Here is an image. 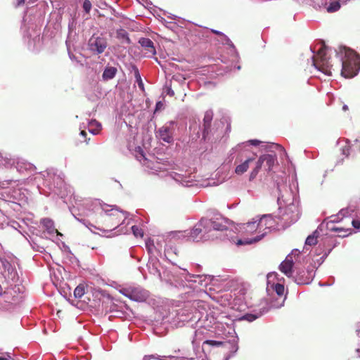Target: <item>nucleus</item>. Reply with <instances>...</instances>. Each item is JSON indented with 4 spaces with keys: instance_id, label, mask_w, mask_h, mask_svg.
Listing matches in <instances>:
<instances>
[{
    "instance_id": "43",
    "label": "nucleus",
    "mask_w": 360,
    "mask_h": 360,
    "mask_svg": "<svg viewBox=\"0 0 360 360\" xmlns=\"http://www.w3.org/2000/svg\"><path fill=\"white\" fill-rule=\"evenodd\" d=\"M168 94H169L170 96H174V91L172 90L169 89L168 90Z\"/></svg>"
},
{
    "instance_id": "17",
    "label": "nucleus",
    "mask_w": 360,
    "mask_h": 360,
    "mask_svg": "<svg viewBox=\"0 0 360 360\" xmlns=\"http://www.w3.org/2000/svg\"><path fill=\"white\" fill-rule=\"evenodd\" d=\"M117 72V70L115 67L107 66L102 75L103 80L108 81L115 77Z\"/></svg>"
},
{
    "instance_id": "16",
    "label": "nucleus",
    "mask_w": 360,
    "mask_h": 360,
    "mask_svg": "<svg viewBox=\"0 0 360 360\" xmlns=\"http://www.w3.org/2000/svg\"><path fill=\"white\" fill-rule=\"evenodd\" d=\"M262 156V160H263L264 162L266 163V166L267 167V170H269V171L271 170L277 160L276 155L265 154Z\"/></svg>"
},
{
    "instance_id": "44",
    "label": "nucleus",
    "mask_w": 360,
    "mask_h": 360,
    "mask_svg": "<svg viewBox=\"0 0 360 360\" xmlns=\"http://www.w3.org/2000/svg\"><path fill=\"white\" fill-rule=\"evenodd\" d=\"M212 32H213L214 33H215L216 34H217V35H222V33H221V32H219V31L212 30Z\"/></svg>"
},
{
    "instance_id": "1",
    "label": "nucleus",
    "mask_w": 360,
    "mask_h": 360,
    "mask_svg": "<svg viewBox=\"0 0 360 360\" xmlns=\"http://www.w3.org/2000/svg\"><path fill=\"white\" fill-rule=\"evenodd\" d=\"M360 70V57L355 53L347 54L342 62L341 75L345 78H352L357 75Z\"/></svg>"
},
{
    "instance_id": "4",
    "label": "nucleus",
    "mask_w": 360,
    "mask_h": 360,
    "mask_svg": "<svg viewBox=\"0 0 360 360\" xmlns=\"http://www.w3.org/2000/svg\"><path fill=\"white\" fill-rule=\"evenodd\" d=\"M174 122L170 121L161 127L156 132V136L160 141L167 143L174 142Z\"/></svg>"
},
{
    "instance_id": "8",
    "label": "nucleus",
    "mask_w": 360,
    "mask_h": 360,
    "mask_svg": "<svg viewBox=\"0 0 360 360\" xmlns=\"http://www.w3.org/2000/svg\"><path fill=\"white\" fill-rule=\"evenodd\" d=\"M297 210L294 205H290L284 209L281 215L284 226H289L297 220Z\"/></svg>"
},
{
    "instance_id": "33",
    "label": "nucleus",
    "mask_w": 360,
    "mask_h": 360,
    "mask_svg": "<svg viewBox=\"0 0 360 360\" xmlns=\"http://www.w3.org/2000/svg\"><path fill=\"white\" fill-rule=\"evenodd\" d=\"M11 356L8 353H6L0 356V360H10Z\"/></svg>"
},
{
    "instance_id": "25",
    "label": "nucleus",
    "mask_w": 360,
    "mask_h": 360,
    "mask_svg": "<svg viewBox=\"0 0 360 360\" xmlns=\"http://www.w3.org/2000/svg\"><path fill=\"white\" fill-rule=\"evenodd\" d=\"M274 290L279 296H283L285 292V287L283 284L276 283L274 285Z\"/></svg>"
},
{
    "instance_id": "30",
    "label": "nucleus",
    "mask_w": 360,
    "mask_h": 360,
    "mask_svg": "<svg viewBox=\"0 0 360 360\" xmlns=\"http://www.w3.org/2000/svg\"><path fill=\"white\" fill-rule=\"evenodd\" d=\"M205 344L211 345V346H220L222 345V342L216 341V340H205Z\"/></svg>"
},
{
    "instance_id": "35",
    "label": "nucleus",
    "mask_w": 360,
    "mask_h": 360,
    "mask_svg": "<svg viewBox=\"0 0 360 360\" xmlns=\"http://www.w3.org/2000/svg\"><path fill=\"white\" fill-rule=\"evenodd\" d=\"M249 143L251 144V145H253V146H258L259 143H260V141H258V140H256V139H253V140H250L249 141Z\"/></svg>"
},
{
    "instance_id": "22",
    "label": "nucleus",
    "mask_w": 360,
    "mask_h": 360,
    "mask_svg": "<svg viewBox=\"0 0 360 360\" xmlns=\"http://www.w3.org/2000/svg\"><path fill=\"white\" fill-rule=\"evenodd\" d=\"M263 237H264V234H262L259 236H257L256 237L251 238L250 240H248V239H245L244 240H239L238 241L237 244H238V245L251 244L252 243H256V242L259 241Z\"/></svg>"
},
{
    "instance_id": "37",
    "label": "nucleus",
    "mask_w": 360,
    "mask_h": 360,
    "mask_svg": "<svg viewBox=\"0 0 360 360\" xmlns=\"http://www.w3.org/2000/svg\"><path fill=\"white\" fill-rule=\"evenodd\" d=\"M163 106V104L161 101H159L156 103V110H160Z\"/></svg>"
},
{
    "instance_id": "19",
    "label": "nucleus",
    "mask_w": 360,
    "mask_h": 360,
    "mask_svg": "<svg viewBox=\"0 0 360 360\" xmlns=\"http://www.w3.org/2000/svg\"><path fill=\"white\" fill-rule=\"evenodd\" d=\"M263 164L264 161L262 160V156L261 155L256 162L255 167L252 169L250 174V180H252L257 176Z\"/></svg>"
},
{
    "instance_id": "31",
    "label": "nucleus",
    "mask_w": 360,
    "mask_h": 360,
    "mask_svg": "<svg viewBox=\"0 0 360 360\" xmlns=\"http://www.w3.org/2000/svg\"><path fill=\"white\" fill-rule=\"evenodd\" d=\"M136 153L137 158H145L143 150L140 147H139L137 149H136Z\"/></svg>"
},
{
    "instance_id": "15",
    "label": "nucleus",
    "mask_w": 360,
    "mask_h": 360,
    "mask_svg": "<svg viewBox=\"0 0 360 360\" xmlns=\"http://www.w3.org/2000/svg\"><path fill=\"white\" fill-rule=\"evenodd\" d=\"M254 156H255V155ZM255 159V157L248 158L243 163L240 164L236 167L235 172L237 174H243V173L247 172L248 169L249 168L250 162L254 161Z\"/></svg>"
},
{
    "instance_id": "24",
    "label": "nucleus",
    "mask_w": 360,
    "mask_h": 360,
    "mask_svg": "<svg viewBox=\"0 0 360 360\" xmlns=\"http://www.w3.org/2000/svg\"><path fill=\"white\" fill-rule=\"evenodd\" d=\"M85 293V288L80 284L74 290V295L76 298H81Z\"/></svg>"
},
{
    "instance_id": "3",
    "label": "nucleus",
    "mask_w": 360,
    "mask_h": 360,
    "mask_svg": "<svg viewBox=\"0 0 360 360\" xmlns=\"http://www.w3.org/2000/svg\"><path fill=\"white\" fill-rule=\"evenodd\" d=\"M205 223L209 233L212 229L221 232L227 231L229 229L230 225L232 224L230 220L221 216L214 219H205Z\"/></svg>"
},
{
    "instance_id": "14",
    "label": "nucleus",
    "mask_w": 360,
    "mask_h": 360,
    "mask_svg": "<svg viewBox=\"0 0 360 360\" xmlns=\"http://www.w3.org/2000/svg\"><path fill=\"white\" fill-rule=\"evenodd\" d=\"M213 118V113L212 111H207L205 114L203 119V133L202 136L204 139L206 138L207 135L209 133V129L211 127V122Z\"/></svg>"
},
{
    "instance_id": "41",
    "label": "nucleus",
    "mask_w": 360,
    "mask_h": 360,
    "mask_svg": "<svg viewBox=\"0 0 360 360\" xmlns=\"http://www.w3.org/2000/svg\"><path fill=\"white\" fill-rule=\"evenodd\" d=\"M80 135H81V136H84V137H86V135H87V134H86V132L85 131L82 130V131H81V132H80Z\"/></svg>"
},
{
    "instance_id": "10",
    "label": "nucleus",
    "mask_w": 360,
    "mask_h": 360,
    "mask_svg": "<svg viewBox=\"0 0 360 360\" xmlns=\"http://www.w3.org/2000/svg\"><path fill=\"white\" fill-rule=\"evenodd\" d=\"M293 264L292 257L288 255L285 259L280 264L279 269L286 276L291 278L293 276L295 272V270H293Z\"/></svg>"
},
{
    "instance_id": "36",
    "label": "nucleus",
    "mask_w": 360,
    "mask_h": 360,
    "mask_svg": "<svg viewBox=\"0 0 360 360\" xmlns=\"http://www.w3.org/2000/svg\"><path fill=\"white\" fill-rule=\"evenodd\" d=\"M81 222H82L84 225H86L87 227L91 225L87 220L84 219H79Z\"/></svg>"
},
{
    "instance_id": "27",
    "label": "nucleus",
    "mask_w": 360,
    "mask_h": 360,
    "mask_svg": "<svg viewBox=\"0 0 360 360\" xmlns=\"http://www.w3.org/2000/svg\"><path fill=\"white\" fill-rule=\"evenodd\" d=\"M257 318V316H256L255 314H246L242 316L241 319L248 321L249 322H252V321H255Z\"/></svg>"
},
{
    "instance_id": "42",
    "label": "nucleus",
    "mask_w": 360,
    "mask_h": 360,
    "mask_svg": "<svg viewBox=\"0 0 360 360\" xmlns=\"http://www.w3.org/2000/svg\"><path fill=\"white\" fill-rule=\"evenodd\" d=\"M24 0H17V2H18V5H21L22 4H24Z\"/></svg>"
},
{
    "instance_id": "11",
    "label": "nucleus",
    "mask_w": 360,
    "mask_h": 360,
    "mask_svg": "<svg viewBox=\"0 0 360 360\" xmlns=\"http://www.w3.org/2000/svg\"><path fill=\"white\" fill-rule=\"evenodd\" d=\"M139 43L145 50V54L146 56L151 57L156 54L154 44L150 39L142 37L139 39Z\"/></svg>"
},
{
    "instance_id": "26",
    "label": "nucleus",
    "mask_w": 360,
    "mask_h": 360,
    "mask_svg": "<svg viewBox=\"0 0 360 360\" xmlns=\"http://www.w3.org/2000/svg\"><path fill=\"white\" fill-rule=\"evenodd\" d=\"M131 230H132V232H133L134 235L136 237H143V231L139 226H132Z\"/></svg>"
},
{
    "instance_id": "6",
    "label": "nucleus",
    "mask_w": 360,
    "mask_h": 360,
    "mask_svg": "<svg viewBox=\"0 0 360 360\" xmlns=\"http://www.w3.org/2000/svg\"><path fill=\"white\" fill-rule=\"evenodd\" d=\"M295 281L299 285H307L311 283L314 277V270L313 266H309L307 269H295V275L292 276Z\"/></svg>"
},
{
    "instance_id": "45",
    "label": "nucleus",
    "mask_w": 360,
    "mask_h": 360,
    "mask_svg": "<svg viewBox=\"0 0 360 360\" xmlns=\"http://www.w3.org/2000/svg\"><path fill=\"white\" fill-rule=\"evenodd\" d=\"M138 82H139V86H143V84H142V81H141V80H139Z\"/></svg>"
},
{
    "instance_id": "40",
    "label": "nucleus",
    "mask_w": 360,
    "mask_h": 360,
    "mask_svg": "<svg viewBox=\"0 0 360 360\" xmlns=\"http://www.w3.org/2000/svg\"><path fill=\"white\" fill-rule=\"evenodd\" d=\"M348 110H349L348 106H347V105H343V106H342V110H343V111H345V112H346V111H347Z\"/></svg>"
},
{
    "instance_id": "5",
    "label": "nucleus",
    "mask_w": 360,
    "mask_h": 360,
    "mask_svg": "<svg viewBox=\"0 0 360 360\" xmlns=\"http://www.w3.org/2000/svg\"><path fill=\"white\" fill-rule=\"evenodd\" d=\"M268 219L271 220V217L264 215L259 219H254L252 221H249L239 226V231L245 236H250L257 231V230L262 226V223Z\"/></svg>"
},
{
    "instance_id": "13",
    "label": "nucleus",
    "mask_w": 360,
    "mask_h": 360,
    "mask_svg": "<svg viewBox=\"0 0 360 360\" xmlns=\"http://www.w3.org/2000/svg\"><path fill=\"white\" fill-rule=\"evenodd\" d=\"M356 152L360 153V141L357 140H356L352 146L347 143L342 148V153L346 157H348L350 155H354Z\"/></svg>"
},
{
    "instance_id": "18",
    "label": "nucleus",
    "mask_w": 360,
    "mask_h": 360,
    "mask_svg": "<svg viewBox=\"0 0 360 360\" xmlns=\"http://www.w3.org/2000/svg\"><path fill=\"white\" fill-rule=\"evenodd\" d=\"M148 295L146 292L138 291L137 290H132L129 297L136 301H144L146 300Z\"/></svg>"
},
{
    "instance_id": "38",
    "label": "nucleus",
    "mask_w": 360,
    "mask_h": 360,
    "mask_svg": "<svg viewBox=\"0 0 360 360\" xmlns=\"http://www.w3.org/2000/svg\"><path fill=\"white\" fill-rule=\"evenodd\" d=\"M135 76H136V77L137 81L141 80V76H140V75H139V72L138 69H136V71H135Z\"/></svg>"
},
{
    "instance_id": "34",
    "label": "nucleus",
    "mask_w": 360,
    "mask_h": 360,
    "mask_svg": "<svg viewBox=\"0 0 360 360\" xmlns=\"http://www.w3.org/2000/svg\"><path fill=\"white\" fill-rule=\"evenodd\" d=\"M96 126L98 127V129L97 130H92V131H91L94 134H98V131L101 129V124L100 123H98V122H96Z\"/></svg>"
},
{
    "instance_id": "21",
    "label": "nucleus",
    "mask_w": 360,
    "mask_h": 360,
    "mask_svg": "<svg viewBox=\"0 0 360 360\" xmlns=\"http://www.w3.org/2000/svg\"><path fill=\"white\" fill-rule=\"evenodd\" d=\"M117 37L119 39L125 40L127 44L131 43V40L128 36L127 32L124 29H120L117 30Z\"/></svg>"
},
{
    "instance_id": "9",
    "label": "nucleus",
    "mask_w": 360,
    "mask_h": 360,
    "mask_svg": "<svg viewBox=\"0 0 360 360\" xmlns=\"http://www.w3.org/2000/svg\"><path fill=\"white\" fill-rule=\"evenodd\" d=\"M107 46V40L103 37H92L89 41V49L97 54L103 53Z\"/></svg>"
},
{
    "instance_id": "7",
    "label": "nucleus",
    "mask_w": 360,
    "mask_h": 360,
    "mask_svg": "<svg viewBox=\"0 0 360 360\" xmlns=\"http://www.w3.org/2000/svg\"><path fill=\"white\" fill-rule=\"evenodd\" d=\"M208 230L207 226H205V219H201L198 224H197L190 233V238L193 241H199L200 240H207L210 238L208 234Z\"/></svg>"
},
{
    "instance_id": "2",
    "label": "nucleus",
    "mask_w": 360,
    "mask_h": 360,
    "mask_svg": "<svg viewBox=\"0 0 360 360\" xmlns=\"http://www.w3.org/2000/svg\"><path fill=\"white\" fill-rule=\"evenodd\" d=\"M327 46L323 44L318 51L317 54L312 57L313 65L323 73L326 75H332V71L334 70L333 65L329 62V58L326 57Z\"/></svg>"
},
{
    "instance_id": "46",
    "label": "nucleus",
    "mask_w": 360,
    "mask_h": 360,
    "mask_svg": "<svg viewBox=\"0 0 360 360\" xmlns=\"http://www.w3.org/2000/svg\"><path fill=\"white\" fill-rule=\"evenodd\" d=\"M271 276V274H269L267 277L269 278Z\"/></svg>"
},
{
    "instance_id": "32",
    "label": "nucleus",
    "mask_w": 360,
    "mask_h": 360,
    "mask_svg": "<svg viewBox=\"0 0 360 360\" xmlns=\"http://www.w3.org/2000/svg\"><path fill=\"white\" fill-rule=\"evenodd\" d=\"M352 224L353 227L359 231H360V220L359 219H353L352 221Z\"/></svg>"
},
{
    "instance_id": "29",
    "label": "nucleus",
    "mask_w": 360,
    "mask_h": 360,
    "mask_svg": "<svg viewBox=\"0 0 360 360\" xmlns=\"http://www.w3.org/2000/svg\"><path fill=\"white\" fill-rule=\"evenodd\" d=\"M340 7V5L338 2L332 3L328 8V11L334 12L338 11Z\"/></svg>"
},
{
    "instance_id": "39",
    "label": "nucleus",
    "mask_w": 360,
    "mask_h": 360,
    "mask_svg": "<svg viewBox=\"0 0 360 360\" xmlns=\"http://www.w3.org/2000/svg\"><path fill=\"white\" fill-rule=\"evenodd\" d=\"M299 253H300V252H299L297 250H292V253H291V255H299Z\"/></svg>"
},
{
    "instance_id": "28",
    "label": "nucleus",
    "mask_w": 360,
    "mask_h": 360,
    "mask_svg": "<svg viewBox=\"0 0 360 360\" xmlns=\"http://www.w3.org/2000/svg\"><path fill=\"white\" fill-rule=\"evenodd\" d=\"M83 8L86 13H89L91 9V3L89 0H84L83 2Z\"/></svg>"
},
{
    "instance_id": "47",
    "label": "nucleus",
    "mask_w": 360,
    "mask_h": 360,
    "mask_svg": "<svg viewBox=\"0 0 360 360\" xmlns=\"http://www.w3.org/2000/svg\"><path fill=\"white\" fill-rule=\"evenodd\" d=\"M0 290H1V285H0Z\"/></svg>"
},
{
    "instance_id": "12",
    "label": "nucleus",
    "mask_w": 360,
    "mask_h": 360,
    "mask_svg": "<svg viewBox=\"0 0 360 360\" xmlns=\"http://www.w3.org/2000/svg\"><path fill=\"white\" fill-rule=\"evenodd\" d=\"M122 217L123 216L121 212H115L114 213H111L107 216L105 221L111 223V229H115L121 224Z\"/></svg>"
},
{
    "instance_id": "23",
    "label": "nucleus",
    "mask_w": 360,
    "mask_h": 360,
    "mask_svg": "<svg viewBox=\"0 0 360 360\" xmlns=\"http://www.w3.org/2000/svg\"><path fill=\"white\" fill-rule=\"evenodd\" d=\"M317 238H318L317 232L315 231L313 233L312 235H310L307 238L306 241H305L306 245H316L317 243Z\"/></svg>"
},
{
    "instance_id": "20",
    "label": "nucleus",
    "mask_w": 360,
    "mask_h": 360,
    "mask_svg": "<svg viewBox=\"0 0 360 360\" xmlns=\"http://www.w3.org/2000/svg\"><path fill=\"white\" fill-rule=\"evenodd\" d=\"M329 229L333 231L342 232L343 233L342 235H340V236L345 237L352 233L351 229H345L341 226L332 225Z\"/></svg>"
}]
</instances>
